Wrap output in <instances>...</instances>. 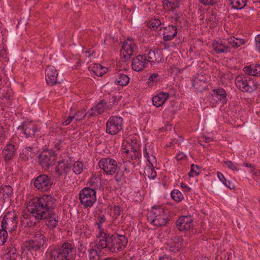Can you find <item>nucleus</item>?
<instances>
[{
  "label": "nucleus",
  "mask_w": 260,
  "mask_h": 260,
  "mask_svg": "<svg viewBox=\"0 0 260 260\" xmlns=\"http://www.w3.org/2000/svg\"><path fill=\"white\" fill-rule=\"evenodd\" d=\"M57 201L50 194H44L41 197L30 199L27 205L28 214L23 215L26 220L25 227L36 226L42 220H46V225L50 229H54L59 221L55 212Z\"/></svg>",
  "instance_id": "1"
},
{
  "label": "nucleus",
  "mask_w": 260,
  "mask_h": 260,
  "mask_svg": "<svg viewBox=\"0 0 260 260\" xmlns=\"http://www.w3.org/2000/svg\"><path fill=\"white\" fill-rule=\"evenodd\" d=\"M102 234L99 240L95 241V247L99 249H105L106 251L118 253L122 251L127 244L128 240L124 235L117 233Z\"/></svg>",
  "instance_id": "2"
},
{
  "label": "nucleus",
  "mask_w": 260,
  "mask_h": 260,
  "mask_svg": "<svg viewBox=\"0 0 260 260\" xmlns=\"http://www.w3.org/2000/svg\"><path fill=\"white\" fill-rule=\"evenodd\" d=\"M48 255L49 260H75L76 250L74 244L65 242L59 246L51 247Z\"/></svg>",
  "instance_id": "3"
},
{
  "label": "nucleus",
  "mask_w": 260,
  "mask_h": 260,
  "mask_svg": "<svg viewBox=\"0 0 260 260\" xmlns=\"http://www.w3.org/2000/svg\"><path fill=\"white\" fill-rule=\"evenodd\" d=\"M147 220L156 228L166 226L171 220L168 210L160 205L153 206L147 215Z\"/></svg>",
  "instance_id": "4"
},
{
  "label": "nucleus",
  "mask_w": 260,
  "mask_h": 260,
  "mask_svg": "<svg viewBox=\"0 0 260 260\" xmlns=\"http://www.w3.org/2000/svg\"><path fill=\"white\" fill-rule=\"evenodd\" d=\"M122 149V156L126 160L125 162L139 159L141 156L140 146L135 140H131V142H127Z\"/></svg>",
  "instance_id": "5"
},
{
  "label": "nucleus",
  "mask_w": 260,
  "mask_h": 260,
  "mask_svg": "<svg viewBox=\"0 0 260 260\" xmlns=\"http://www.w3.org/2000/svg\"><path fill=\"white\" fill-rule=\"evenodd\" d=\"M18 213L14 210L6 211L1 222L2 229H5L9 233L15 231L18 226Z\"/></svg>",
  "instance_id": "6"
},
{
  "label": "nucleus",
  "mask_w": 260,
  "mask_h": 260,
  "mask_svg": "<svg viewBox=\"0 0 260 260\" xmlns=\"http://www.w3.org/2000/svg\"><path fill=\"white\" fill-rule=\"evenodd\" d=\"M235 83L237 88L243 92L251 93L257 88L256 82L251 77L242 74L236 77Z\"/></svg>",
  "instance_id": "7"
},
{
  "label": "nucleus",
  "mask_w": 260,
  "mask_h": 260,
  "mask_svg": "<svg viewBox=\"0 0 260 260\" xmlns=\"http://www.w3.org/2000/svg\"><path fill=\"white\" fill-rule=\"evenodd\" d=\"M46 242V238L41 232L35 234L32 239L26 240L24 245L26 249L30 252L41 251Z\"/></svg>",
  "instance_id": "8"
},
{
  "label": "nucleus",
  "mask_w": 260,
  "mask_h": 260,
  "mask_svg": "<svg viewBox=\"0 0 260 260\" xmlns=\"http://www.w3.org/2000/svg\"><path fill=\"white\" fill-rule=\"evenodd\" d=\"M32 181L34 187L42 191H48L53 185L51 177L46 174L39 175Z\"/></svg>",
  "instance_id": "9"
},
{
  "label": "nucleus",
  "mask_w": 260,
  "mask_h": 260,
  "mask_svg": "<svg viewBox=\"0 0 260 260\" xmlns=\"http://www.w3.org/2000/svg\"><path fill=\"white\" fill-rule=\"evenodd\" d=\"M123 120L120 116H111L106 123V132L110 135L117 134L123 128Z\"/></svg>",
  "instance_id": "10"
},
{
  "label": "nucleus",
  "mask_w": 260,
  "mask_h": 260,
  "mask_svg": "<svg viewBox=\"0 0 260 260\" xmlns=\"http://www.w3.org/2000/svg\"><path fill=\"white\" fill-rule=\"evenodd\" d=\"M79 200L85 208H90L96 201V192L84 187L80 191Z\"/></svg>",
  "instance_id": "11"
},
{
  "label": "nucleus",
  "mask_w": 260,
  "mask_h": 260,
  "mask_svg": "<svg viewBox=\"0 0 260 260\" xmlns=\"http://www.w3.org/2000/svg\"><path fill=\"white\" fill-rule=\"evenodd\" d=\"M99 166L108 175H114L118 169V162L110 157L102 158L99 162Z\"/></svg>",
  "instance_id": "12"
},
{
  "label": "nucleus",
  "mask_w": 260,
  "mask_h": 260,
  "mask_svg": "<svg viewBox=\"0 0 260 260\" xmlns=\"http://www.w3.org/2000/svg\"><path fill=\"white\" fill-rule=\"evenodd\" d=\"M39 161L44 170H48L55 164L56 156L53 150L44 151L39 155Z\"/></svg>",
  "instance_id": "13"
},
{
  "label": "nucleus",
  "mask_w": 260,
  "mask_h": 260,
  "mask_svg": "<svg viewBox=\"0 0 260 260\" xmlns=\"http://www.w3.org/2000/svg\"><path fill=\"white\" fill-rule=\"evenodd\" d=\"M137 49L138 47L134 40L132 38H128L123 43L120 54L123 58L128 60L131 56L136 53Z\"/></svg>",
  "instance_id": "14"
},
{
  "label": "nucleus",
  "mask_w": 260,
  "mask_h": 260,
  "mask_svg": "<svg viewBox=\"0 0 260 260\" xmlns=\"http://www.w3.org/2000/svg\"><path fill=\"white\" fill-rule=\"evenodd\" d=\"M148 66L146 54H139L132 59V68L135 71L141 72L147 68Z\"/></svg>",
  "instance_id": "15"
},
{
  "label": "nucleus",
  "mask_w": 260,
  "mask_h": 260,
  "mask_svg": "<svg viewBox=\"0 0 260 260\" xmlns=\"http://www.w3.org/2000/svg\"><path fill=\"white\" fill-rule=\"evenodd\" d=\"M228 94L222 88H217L211 90L210 98L216 104H225L228 101Z\"/></svg>",
  "instance_id": "16"
},
{
  "label": "nucleus",
  "mask_w": 260,
  "mask_h": 260,
  "mask_svg": "<svg viewBox=\"0 0 260 260\" xmlns=\"http://www.w3.org/2000/svg\"><path fill=\"white\" fill-rule=\"evenodd\" d=\"M179 231H189L193 227V219L191 216H180L176 222Z\"/></svg>",
  "instance_id": "17"
},
{
  "label": "nucleus",
  "mask_w": 260,
  "mask_h": 260,
  "mask_svg": "<svg viewBox=\"0 0 260 260\" xmlns=\"http://www.w3.org/2000/svg\"><path fill=\"white\" fill-rule=\"evenodd\" d=\"M18 128L22 131L26 138L34 137L38 131L37 125L32 121H24Z\"/></svg>",
  "instance_id": "18"
},
{
  "label": "nucleus",
  "mask_w": 260,
  "mask_h": 260,
  "mask_svg": "<svg viewBox=\"0 0 260 260\" xmlns=\"http://www.w3.org/2000/svg\"><path fill=\"white\" fill-rule=\"evenodd\" d=\"M71 168L72 165L68 160L62 159L58 162V165L55 168V172L59 177L63 175L66 176L71 171Z\"/></svg>",
  "instance_id": "19"
},
{
  "label": "nucleus",
  "mask_w": 260,
  "mask_h": 260,
  "mask_svg": "<svg viewBox=\"0 0 260 260\" xmlns=\"http://www.w3.org/2000/svg\"><path fill=\"white\" fill-rule=\"evenodd\" d=\"M46 81L48 85L53 86L56 84L58 73L53 66H48L45 70Z\"/></svg>",
  "instance_id": "20"
},
{
  "label": "nucleus",
  "mask_w": 260,
  "mask_h": 260,
  "mask_svg": "<svg viewBox=\"0 0 260 260\" xmlns=\"http://www.w3.org/2000/svg\"><path fill=\"white\" fill-rule=\"evenodd\" d=\"M208 82L207 77L198 75L192 80V86L197 92H202L205 88Z\"/></svg>",
  "instance_id": "21"
},
{
  "label": "nucleus",
  "mask_w": 260,
  "mask_h": 260,
  "mask_svg": "<svg viewBox=\"0 0 260 260\" xmlns=\"http://www.w3.org/2000/svg\"><path fill=\"white\" fill-rule=\"evenodd\" d=\"M147 56L148 63L153 64L154 62L161 63L164 61L162 54L158 50H150Z\"/></svg>",
  "instance_id": "22"
},
{
  "label": "nucleus",
  "mask_w": 260,
  "mask_h": 260,
  "mask_svg": "<svg viewBox=\"0 0 260 260\" xmlns=\"http://www.w3.org/2000/svg\"><path fill=\"white\" fill-rule=\"evenodd\" d=\"M18 148L16 143H11L8 144L3 150V155L5 161L12 159Z\"/></svg>",
  "instance_id": "23"
},
{
  "label": "nucleus",
  "mask_w": 260,
  "mask_h": 260,
  "mask_svg": "<svg viewBox=\"0 0 260 260\" xmlns=\"http://www.w3.org/2000/svg\"><path fill=\"white\" fill-rule=\"evenodd\" d=\"M214 51L217 54L231 53V47L221 40H214L212 44Z\"/></svg>",
  "instance_id": "24"
},
{
  "label": "nucleus",
  "mask_w": 260,
  "mask_h": 260,
  "mask_svg": "<svg viewBox=\"0 0 260 260\" xmlns=\"http://www.w3.org/2000/svg\"><path fill=\"white\" fill-rule=\"evenodd\" d=\"M107 105L106 103V100L104 99L101 100L94 107L91 109L90 112L89 113L88 117H91L96 114H101L105 111L109 110V109L108 108H107Z\"/></svg>",
  "instance_id": "25"
},
{
  "label": "nucleus",
  "mask_w": 260,
  "mask_h": 260,
  "mask_svg": "<svg viewBox=\"0 0 260 260\" xmlns=\"http://www.w3.org/2000/svg\"><path fill=\"white\" fill-rule=\"evenodd\" d=\"M143 153L145 157L146 158L149 164L153 167V163L156 162V158L154 155V153L153 147L151 144L147 143L143 149Z\"/></svg>",
  "instance_id": "26"
},
{
  "label": "nucleus",
  "mask_w": 260,
  "mask_h": 260,
  "mask_svg": "<svg viewBox=\"0 0 260 260\" xmlns=\"http://www.w3.org/2000/svg\"><path fill=\"white\" fill-rule=\"evenodd\" d=\"M169 97V94L168 93L161 92L152 98L153 105L156 107H161L164 104Z\"/></svg>",
  "instance_id": "27"
},
{
  "label": "nucleus",
  "mask_w": 260,
  "mask_h": 260,
  "mask_svg": "<svg viewBox=\"0 0 260 260\" xmlns=\"http://www.w3.org/2000/svg\"><path fill=\"white\" fill-rule=\"evenodd\" d=\"M180 0H164L162 6L164 9L168 11L175 12L180 6Z\"/></svg>",
  "instance_id": "28"
},
{
  "label": "nucleus",
  "mask_w": 260,
  "mask_h": 260,
  "mask_svg": "<svg viewBox=\"0 0 260 260\" xmlns=\"http://www.w3.org/2000/svg\"><path fill=\"white\" fill-rule=\"evenodd\" d=\"M13 194V189L8 185H2L0 187V199L5 201L6 199L9 200Z\"/></svg>",
  "instance_id": "29"
},
{
  "label": "nucleus",
  "mask_w": 260,
  "mask_h": 260,
  "mask_svg": "<svg viewBox=\"0 0 260 260\" xmlns=\"http://www.w3.org/2000/svg\"><path fill=\"white\" fill-rule=\"evenodd\" d=\"M34 148L32 147H25L20 153V157L24 161H27L29 159L33 158L36 153L33 151Z\"/></svg>",
  "instance_id": "30"
},
{
  "label": "nucleus",
  "mask_w": 260,
  "mask_h": 260,
  "mask_svg": "<svg viewBox=\"0 0 260 260\" xmlns=\"http://www.w3.org/2000/svg\"><path fill=\"white\" fill-rule=\"evenodd\" d=\"M87 188L88 189H92L96 192L98 189H100L101 182L97 177H92L87 182Z\"/></svg>",
  "instance_id": "31"
},
{
  "label": "nucleus",
  "mask_w": 260,
  "mask_h": 260,
  "mask_svg": "<svg viewBox=\"0 0 260 260\" xmlns=\"http://www.w3.org/2000/svg\"><path fill=\"white\" fill-rule=\"evenodd\" d=\"M129 82V78L125 74L118 73L117 78L115 81V84L124 86L127 85Z\"/></svg>",
  "instance_id": "32"
},
{
  "label": "nucleus",
  "mask_w": 260,
  "mask_h": 260,
  "mask_svg": "<svg viewBox=\"0 0 260 260\" xmlns=\"http://www.w3.org/2000/svg\"><path fill=\"white\" fill-rule=\"evenodd\" d=\"M229 1L231 7L237 10L244 8L247 4V0H229Z\"/></svg>",
  "instance_id": "33"
},
{
  "label": "nucleus",
  "mask_w": 260,
  "mask_h": 260,
  "mask_svg": "<svg viewBox=\"0 0 260 260\" xmlns=\"http://www.w3.org/2000/svg\"><path fill=\"white\" fill-rule=\"evenodd\" d=\"M229 44L233 47L237 48L242 45L245 44V41L242 39L236 38L235 37H230L228 39Z\"/></svg>",
  "instance_id": "34"
},
{
  "label": "nucleus",
  "mask_w": 260,
  "mask_h": 260,
  "mask_svg": "<svg viewBox=\"0 0 260 260\" xmlns=\"http://www.w3.org/2000/svg\"><path fill=\"white\" fill-rule=\"evenodd\" d=\"M98 221L95 223V224H97L98 226V229L99 230V235L97 236L98 238H100L102 237V234L103 233H107L105 232L103 229L102 228V224L106 221V218L105 215H99L97 217Z\"/></svg>",
  "instance_id": "35"
},
{
  "label": "nucleus",
  "mask_w": 260,
  "mask_h": 260,
  "mask_svg": "<svg viewBox=\"0 0 260 260\" xmlns=\"http://www.w3.org/2000/svg\"><path fill=\"white\" fill-rule=\"evenodd\" d=\"M95 248L91 249L89 251V257L90 260H98L100 258V255L101 254V250L95 247Z\"/></svg>",
  "instance_id": "36"
},
{
  "label": "nucleus",
  "mask_w": 260,
  "mask_h": 260,
  "mask_svg": "<svg viewBox=\"0 0 260 260\" xmlns=\"http://www.w3.org/2000/svg\"><path fill=\"white\" fill-rule=\"evenodd\" d=\"M84 168V165L82 161H76L73 165V171L77 175L80 174Z\"/></svg>",
  "instance_id": "37"
},
{
  "label": "nucleus",
  "mask_w": 260,
  "mask_h": 260,
  "mask_svg": "<svg viewBox=\"0 0 260 260\" xmlns=\"http://www.w3.org/2000/svg\"><path fill=\"white\" fill-rule=\"evenodd\" d=\"M171 195L172 198L176 202H180L184 199L182 192L178 189L172 190Z\"/></svg>",
  "instance_id": "38"
},
{
  "label": "nucleus",
  "mask_w": 260,
  "mask_h": 260,
  "mask_svg": "<svg viewBox=\"0 0 260 260\" xmlns=\"http://www.w3.org/2000/svg\"><path fill=\"white\" fill-rule=\"evenodd\" d=\"M159 81V76L157 73L152 74L148 78V84L152 86L156 84Z\"/></svg>",
  "instance_id": "39"
},
{
  "label": "nucleus",
  "mask_w": 260,
  "mask_h": 260,
  "mask_svg": "<svg viewBox=\"0 0 260 260\" xmlns=\"http://www.w3.org/2000/svg\"><path fill=\"white\" fill-rule=\"evenodd\" d=\"M115 174V179L116 182H120L125 180L126 178V174L123 170H122L118 167V169Z\"/></svg>",
  "instance_id": "40"
},
{
  "label": "nucleus",
  "mask_w": 260,
  "mask_h": 260,
  "mask_svg": "<svg viewBox=\"0 0 260 260\" xmlns=\"http://www.w3.org/2000/svg\"><path fill=\"white\" fill-rule=\"evenodd\" d=\"M93 68L94 70L92 71L98 76H102L107 71L106 68L103 67L100 64H96V66Z\"/></svg>",
  "instance_id": "41"
},
{
  "label": "nucleus",
  "mask_w": 260,
  "mask_h": 260,
  "mask_svg": "<svg viewBox=\"0 0 260 260\" xmlns=\"http://www.w3.org/2000/svg\"><path fill=\"white\" fill-rule=\"evenodd\" d=\"M200 173V167L194 164L191 165L190 171L188 173V176L192 177L199 175Z\"/></svg>",
  "instance_id": "42"
},
{
  "label": "nucleus",
  "mask_w": 260,
  "mask_h": 260,
  "mask_svg": "<svg viewBox=\"0 0 260 260\" xmlns=\"http://www.w3.org/2000/svg\"><path fill=\"white\" fill-rule=\"evenodd\" d=\"M145 173L146 175L148 176L149 178L154 179L156 176V172L155 171L153 166H149L147 168H145Z\"/></svg>",
  "instance_id": "43"
},
{
  "label": "nucleus",
  "mask_w": 260,
  "mask_h": 260,
  "mask_svg": "<svg viewBox=\"0 0 260 260\" xmlns=\"http://www.w3.org/2000/svg\"><path fill=\"white\" fill-rule=\"evenodd\" d=\"M161 24V22L158 19H154L150 20L148 23L149 27L153 30L156 29Z\"/></svg>",
  "instance_id": "44"
},
{
  "label": "nucleus",
  "mask_w": 260,
  "mask_h": 260,
  "mask_svg": "<svg viewBox=\"0 0 260 260\" xmlns=\"http://www.w3.org/2000/svg\"><path fill=\"white\" fill-rule=\"evenodd\" d=\"M106 103L107 105V108H108L109 110H110L117 104L118 100L115 96H110L108 100H106Z\"/></svg>",
  "instance_id": "45"
},
{
  "label": "nucleus",
  "mask_w": 260,
  "mask_h": 260,
  "mask_svg": "<svg viewBox=\"0 0 260 260\" xmlns=\"http://www.w3.org/2000/svg\"><path fill=\"white\" fill-rule=\"evenodd\" d=\"M7 230L5 229H2L0 230V245H3L6 242L8 238Z\"/></svg>",
  "instance_id": "46"
},
{
  "label": "nucleus",
  "mask_w": 260,
  "mask_h": 260,
  "mask_svg": "<svg viewBox=\"0 0 260 260\" xmlns=\"http://www.w3.org/2000/svg\"><path fill=\"white\" fill-rule=\"evenodd\" d=\"M164 33L172 35L173 34L174 32H175V34H177L178 30L177 27L174 25H169L168 26L164 27Z\"/></svg>",
  "instance_id": "47"
},
{
  "label": "nucleus",
  "mask_w": 260,
  "mask_h": 260,
  "mask_svg": "<svg viewBox=\"0 0 260 260\" xmlns=\"http://www.w3.org/2000/svg\"><path fill=\"white\" fill-rule=\"evenodd\" d=\"M8 60L7 49L4 46L0 47V60L6 61Z\"/></svg>",
  "instance_id": "48"
},
{
  "label": "nucleus",
  "mask_w": 260,
  "mask_h": 260,
  "mask_svg": "<svg viewBox=\"0 0 260 260\" xmlns=\"http://www.w3.org/2000/svg\"><path fill=\"white\" fill-rule=\"evenodd\" d=\"M218 177L220 181L222 182V183L226 187H229V188L231 189V183L229 181H227L226 179L225 178L224 175L220 172H218L217 173Z\"/></svg>",
  "instance_id": "49"
},
{
  "label": "nucleus",
  "mask_w": 260,
  "mask_h": 260,
  "mask_svg": "<svg viewBox=\"0 0 260 260\" xmlns=\"http://www.w3.org/2000/svg\"><path fill=\"white\" fill-rule=\"evenodd\" d=\"M114 211V215L113 217L116 220L118 217L123 212V209L120 206H114L113 208Z\"/></svg>",
  "instance_id": "50"
},
{
  "label": "nucleus",
  "mask_w": 260,
  "mask_h": 260,
  "mask_svg": "<svg viewBox=\"0 0 260 260\" xmlns=\"http://www.w3.org/2000/svg\"><path fill=\"white\" fill-rule=\"evenodd\" d=\"M224 164L227 165V167L231 170L234 171H238V169L237 168V164L235 162H233L231 160H226L223 161Z\"/></svg>",
  "instance_id": "51"
},
{
  "label": "nucleus",
  "mask_w": 260,
  "mask_h": 260,
  "mask_svg": "<svg viewBox=\"0 0 260 260\" xmlns=\"http://www.w3.org/2000/svg\"><path fill=\"white\" fill-rule=\"evenodd\" d=\"M16 252V249L14 247L11 248L10 250L9 251V253L7 254L9 255L10 260H16L18 256Z\"/></svg>",
  "instance_id": "52"
},
{
  "label": "nucleus",
  "mask_w": 260,
  "mask_h": 260,
  "mask_svg": "<svg viewBox=\"0 0 260 260\" xmlns=\"http://www.w3.org/2000/svg\"><path fill=\"white\" fill-rule=\"evenodd\" d=\"M171 243H173V244L179 245L180 247L182 246L183 240L181 237L179 236H174L171 239Z\"/></svg>",
  "instance_id": "53"
},
{
  "label": "nucleus",
  "mask_w": 260,
  "mask_h": 260,
  "mask_svg": "<svg viewBox=\"0 0 260 260\" xmlns=\"http://www.w3.org/2000/svg\"><path fill=\"white\" fill-rule=\"evenodd\" d=\"M253 68V76H260V64H252Z\"/></svg>",
  "instance_id": "54"
},
{
  "label": "nucleus",
  "mask_w": 260,
  "mask_h": 260,
  "mask_svg": "<svg viewBox=\"0 0 260 260\" xmlns=\"http://www.w3.org/2000/svg\"><path fill=\"white\" fill-rule=\"evenodd\" d=\"M86 112L85 111H78L75 114L76 117H75V120L76 121H81L86 116Z\"/></svg>",
  "instance_id": "55"
},
{
  "label": "nucleus",
  "mask_w": 260,
  "mask_h": 260,
  "mask_svg": "<svg viewBox=\"0 0 260 260\" xmlns=\"http://www.w3.org/2000/svg\"><path fill=\"white\" fill-rule=\"evenodd\" d=\"M220 0H201V3L204 6H213L219 2Z\"/></svg>",
  "instance_id": "56"
},
{
  "label": "nucleus",
  "mask_w": 260,
  "mask_h": 260,
  "mask_svg": "<svg viewBox=\"0 0 260 260\" xmlns=\"http://www.w3.org/2000/svg\"><path fill=\"white\" fill-rule=\"evenodd\" d=\"M77 249L78 253L84 254L86 251V247L82 242L79 241Z\"/></svg>",
  "instance_id": "57"
},
{
  "label": "nucleus",
  "mask_w": 260,
  "mask_h": 260,
  "mask_svg": "<svg viewBox=\"0 0 260 260\" xmlns=\"http://www.w3.org/2000/svg\"><path fill=\"white\" fill-rule=\"evenodd\" d=\"M176 35H177V34H175V32H174L173 34H172V35H168V34L163 33L164 42H167V41L172 40L176 36Z\"/></svg>",
  "instance_id": "58"
},
{
  "label": "nucleus",
  "mask_w": 260,
  "mask_h": 260,
  "mask_svg": "<svg viewBox=\"0 0 260 260\" xmlns=\"http://www.w3.org/2000/svg\"><path fill=\"white\" fill-rule=\"evenodd\" d=\"M252 64H250L248 66L245 67L243 68V70L245 72V74H246L248 75L253 76V73H251V72H252V71H253V68H252Z\"/></svg>",
  "instance_id": "59"
},
{
  "label": "nucleus",
  "mask_w": 260,
  "mask_h": 260,
  "mask_svg": "<svg viewBox=\"0 0 260 260\" xmlns=\"http://www.w3.org/2000/svg\"><path fill=\"white\" fill-rule=\"evenodd\" d=\"M170 245H171L169 247V250L170 251L173 252H176L178 251L181 247L179 245H175L173 243H170Z\"/></svg>",
  "instance_id": "60"
},
{
  "label": "nucleus",
  "mask_w": 260,
  "mask_h": 260,
  "mask_svg": "<svg viewBox=\"0 0 260 260\" xmlns=\"http://www.w3.org/2000/svg\"><path fill=\"white\" fill-rule=\"evenodd\" d=\"M255 43L256 48L260 52V34L256 36L255 38Z\"/></svg>",
  "instance_id": "61"
},
{
  "label": "nucleus",
  "mask_w": 260,
  "mask_h": 260,
  "mask_svg": "<svg viewBox=\"0 0 260 260\" xmlns=\"http://www.w3.org/2000/svg\"><path fill=\"white\" fill-rule=\"evenodd\" d=\"M75 118V115L72 116H70L67 119L62 122V125L64 126L69 125L72 122V120Z\"/></svg>",
  "instance_id": "62"
},
{
  "label": "nucleus",
  "mask_w": 260,
  "mask_h": 260,
  "mask_svg": "<svg viewBox=\"0 0 260 260\" xmlns=\"http://www.w3.org/2000/svg\"><path fill=\"white\" fill-rule=\"evenodd\" d=\"M21 260H36V259L32 255H31L30 257H29L28 256L25 255V254H22Z\"/></svg>",
  "instance_id": "63"
},
{
  "label": "nucleus",
  "mask_w": 260,
  "mask_h": 260,
  "mask_svg": "<svg viewBox=\"0 0 260 260\" xmlns=\"http://www.w3.org/2000/svg\"><path fill=\"white\" fill-rule=\"evenodd\" d=\"M159 260H173V259L171 256L165 254L159 257Z\"/></svg>",
  "instance_id": "64"
}]
</instances>
